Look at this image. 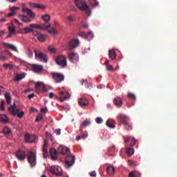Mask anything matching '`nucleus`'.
Masks as SVG:
<instances>
[{
	"label": "nucleus",
	"mask_w": 177,
	"mask_h": 177,
	"mask_svg": "<svg viewBox=\"0 0 177 177\" xmlns=\"http://www.w3.org/2000/svg\"><path fill=\"white\" fill-rule=\"evenodd\" d=\"M51 75L56 84H60V82L64 81V75H63L62 73L53 72L51 73Z\"/></svg>",
	"instance_id": "8"
},
{
	"label": "nucleus",
	"mask_w": 177,
	"mask_h": 177,
	"mask_svg": "<svg viewBox=\"0 0 177 177\" xmlns=\"http://www.w3.org/2000/svg\"><path fill=\"white\" fill-rule=\"evenodd\" d=\"M35 88L37 93H41V92H45L46 91V89H45V84L42 82H37Z\"/></svg>",
	"instance_id": "14"
},
{
	"label": "nucleus",
	"mask_w": 177,
	"mask_h": 177,
	"mask_svg": "<svg viewBox=\"0 0 177 177\" xmlns=\"http://www.w3.org/2000/svg\"><path fill=\"white\" fill-rule=\"evenodd\" d=\"M34 30H36V29L32 28V31H31V32L33 34V35H35V37H37V35H39V33L38 32V31Z\"/></svg>",
	"instance_id": "50"
},
{
	"label": "nucleus",
	"mask_w": 177,
	"mask_h": 177,
	"mask_svg": "<svg viewBox=\"0 0 177 177\" xmlns=\"http://www.w3.org/2000/svg\"><path fill=\"white\" fill-rule=\"evenodd\" d=\"M118 119L119 120L120 122L122 124L126 131H132V129H133L132 122H131V120H129V118L127 117V115L119 114L118 115Z\"/></svg>",
	"instance_id": "1"
},
{
	"label": "nucleus",
	"mask_w": 177,
	"mask_h": 177,
	"mask_svg": "<svg viewBox=\"0 0 177 177\" xmlns=\"http://www.w3.org/2000/svg\"><path fill=\"white\" fill-rule=\"evenodd\" d=\"M55 62L57 66H59V67H62V68L67 66V57H66V55H57L55 59Z\"/></svg>",
	"instance_id": "5"
},
{
	"label": "nucleus",
	"mask_w": 177,
	"mask_h": 177,
	"mask_svg": "<svg viewBox=\"0 0 177 177\" xmlns=\"http://www.w3.org/2000/svg\"><path fill=\"white\" fill-rule=\"evenodd\" d=\"M106 127H109V128H111L112 129L115 128V126L113 124H110V121L107 120L106 122Z\"/></svg>",
	"instance_id": "46"
},
{
	"label": "nucleus",
	"mask_w": 177,
	"mask_h": 177,
	"mask_svg": "<svg viewBox=\"0 0 177 177\" xmlns=\"http://www.w3.org/2000/svg\"><path fill=\"white\" fill-rule=\"evenodd\" d=\"M88 125H91V120L86 119L80 125V130L82 131L84 129V127H88Z\"/></svg>",
	"instance_id": "34"
},
{
	"label": "nucleus",
	"mask_w": 177,
	"mask_h": 177,
	"mask_svg": "<svg viewBox=\"0 0 177 177\" xmlns=\"http://www.w3.org/2000/svg\"><path fill=\"white\" fill-rule=\"evenodd\" d=\"M3 67L5 68H9L10 70H13L14 68L13 65L10 64H3Z\"/></svg>",
	"instance_id": "43"
},
{
	"label": "nucleus",
	"mask_w": 177,
	"mask_h": 177,
	"mask_svg": "<svg viewBox=\"0 0 177 177\" xmlns=\"http://www.w3.org/2000/svg\"><path fill=\"white\" fill-rule=\"evenodd\" d=\"M59 95H61L59 97V102H64V100H67V99H70V93H67L66 91H64V92L61 91L59 93Z\"/></svg>",
	"instance_id": "20"
},
{
	"label": "nucleus",
	"mask_w": 177,
	"mask_h": 177,
	"mask_svg": "<svg viewBox=\"0 0 177 177\" xmlns=\"http://www.w3.org/2000/svg\"><path fill=\"white\" fill-rule=\"evenodd\" d=\"M3 133L6 135L8 139H12L13 135L12 134V130L8 127H5L3 129Z\"/></svg>",
	"instance_id": "19"
},
{
	"label": "nucleus",
	"mask_w": 177,
	"mask_h": 177,
	"mask_svg": "<svg viewBox=\"0 0 177 177\" xmlns=\"http://www.w3.org/2000/svg\"><path fill=\"white\" fill-rule=\"evenodd\" d=\"M78 103L80 104V106H81L82 107L84 106H88V100H86V98H80L78 100Z\"/></svg>",
	"instance_id": "30"
},
{
	"label": "nucleus",
	"mask_w": 177,
	"mask_h": 177,
	"mask_svg": "<svg viewBox=\"0 0 177 177\" xmlns=\"http://www.w3.org/2000/svg\"><path fill=\"white\" fill-rule=\"evenodd\" d=\"M128 164L130 167H136V163L133 160H129Z\"/></svg>",
	"instance_id": "47"
},
{
	"label": "nucleus",
	"mask_w": 177,
	"mask_h": 177,
	"mask_svg": "<svg viewBox=\"0 0 177 177\" xmlns=\"http://www.w3.org/2000/svg\"><path fill=\"white\" fill-rule=\"evenodd\" d=\"M44 118V115L42 114L39 113L37 117H36V122H39Z\"/></svg>",
	"instance_id": "45"
},
{
	"label": "nucleus",
	"mask_w": 177,
	"mask_h": 177,
	"mask_svg": "<svg viewBox=\"0 0 177 177\" xmlns=\"http://www.w3.org/2000/svg\"><path fill=\"white\" fill-rule=\"evenodd\" d=\"M4 97L8 104H10V103H12V97L10 96V93L9 92H6L4 94Z\"/></svg>",
	"instance_id": "33"
},
{
	"label": "nucleus",
	"mask_w": 177,
	"mask_h": 177,
	"mask_svg": "<svg viewBox=\"0 0 177 177\" xmlns=\"http://www.w3.org/2000/svg\"><path fill=\"white\" fill-rule=\"evenodd\" d=\"M51 174L56 175L57 176H62V167L59 166H52L50 169Z\"/></svg>",
	"instance_id": "12"
},
{
	"label": "nucleus",
	"mask_w": 177,
	"mask_h": 177,
	"mask_svg": "<svg viewBox=\"0 0 177 177\" xmlns=\"http://www.w3.org/2000/svg\"><path fill=\"white\" fill-rule=\"evenodd\" d=\"M10 122L9 118L6 114H0V122H2L3 124H9Z\"/></svg>",
	"instance_id": "22"
},
{
	"label": "nucleus",
	"mask_w": 177,
	"mask_h": 177,
	"mask_svg": "<svg viewBox=\"0 0 177 177\" xmlns=\"http://www.w3.org/2000/svg\"><path fill=\"white\" fill-rule=\"evenodd\" d=\"M55 133H56V135H60V133H62V130L60 129H57L55 131Z\"/></svg>",
	"instance_id": "59"
},
{
	"label": "nucleus",
	"mask_w": 177,
	"mask_h": 177,
	"mask_svg": "<svg viewBox=\"0 0 177 177\" xmlns=\"http://www.w3.org/2000/svg\"><path fill=\"white\" fill-rule=\"evenodd\" d=\"M80 45V41L78 39H73L71 40L68 44V46L71 49H75L77 46Z\"/></svg>",
	"instance_id": "16"
},
{
	"label": "nucleus",
	"mask_w": 177,
	"mask_h": 177,
	"mask_svg": "<svg viewBox=\"0 0 177 177\" xmlns=\"http://www.w3.org/2000/svg\"><path fill=\"white\" fill-rule=\"evenodd\" d=\"M35 57L37 60H40V62H44V63H48V56L46 54L41 52L39 49H35L34 50Z\"/></svg>",
	"instance_id": "6"
},
{
	"label": "nucleus",
	"mask_w": 177,
	"mask_h": 177,
	"mask_svg": "<svg viewBox=\"0 0 177 177\" xmlns=\"http://www.w3.org/2000/svg\"><path fill=\"white\" fill-rule=\"evenodd\" d=\"M3 46H5V48H8L9 49H11L12 50H14V52H19L17 50V48H16V46H15L12 44H10L9 43H3Z\"/></svg>",
	"instance_id": "29"
},
{
	"label": "nucleus",
	"mask_w": 177,
	"mask_h": 177,
	"mask_svg": "<svg viewBox=\"0 0 177 177\" xmlns=\"http://www.w3.org/2000/svg\"><path fill=\"white\" fill-rule=\"evenodd\" d=\"M6 60V57L0 54V61L1 62H5Z\"/></svg>",
	"instance_id": "58"
},
{
	"label": "nucleus",
	"mask_w": 177,
	"mask_h": 177,
	"mask_svg": "<svg viewBox=\"0 0 177 177\" xmlns=\"http://www.w3.org/2000/svg\"><path fill=\"white\" fill-rule=\"evenodd\" d=\"M15 157H17L19 161H24V160H26V151L19 149L15 153Z\"/></svg>",
	"instance_id": "13"
},
{
	"label": "nucleus",
	"mask_w": 177,
	"mask_h": 177,
	"mask_svg": "<svg viewBox=\"0 0 177 177\" xmlns=\"http://www.w3.org/2000/svg\"><path fill=\"white\" fill-rule=\"evenodd\" d=\"M19 9H20V8L13 6V7L10 8V11L11 12H15V10H19Z\"/></svg>",
	"instance_id": "54"
},
{
	"label": "nucleus",
	"mask_w": 177,
	"mask_h": 177,
	"mask_svg": "<svg viewBox=\"0 0 177 177\" xmlns=\"http://www.w3.org/2000/svg\"><path fill=\"white\" fill-rule=\"evenodd\" d=\"M130 140V142H129ZM124 142L128 145L129 143V146H130L131 147L135 146V145H136V142H138V140H136V139H135V138H131L129 136H126L124 138Z\"/></svg>",
	"instance_id": "15"
},
{
	"label": "nucleus",
	"mask_w": 177,
	"mask_h": 177,
	"mask_svg": "<svg viewBox=\"0 0 177 177\" xmlns=\"http://www.w3.org/2000/svg\"><path fill=\"white\" fill-rule=\"evenodd\" d=\"M34 96H35V94L32 93V94L28 95V98L32 99V97H34Z\"/></svg>",
	"instance_id": "64"
},
{
	"label": "nucleus",
	"mask_w": 177,
	"mask_h": 177,
	"mask_svg": "<svg viewBox=\"0 0 177 177\" xmlns=\"http://www.w3.org/2000/svg\"><path fill=\"white\" fill-rule=\"evenodd\" d=\"M48 142L46 140H44V143L43 145V153H48Z\"/></svg>",
	"instance_id": "40"
},
{
	"label": "nucleus",
	"mask_w": 177,
	"mask_h": 177,
	"mask_svg": "<svg viewBox=\"0 0 177 177\" xmlns=\"http://www.w3.org/2000/svg\"><path fill=\"white\" fill-rule=\"evenodd\" d=\"M48 50L51 53H56V52H57V48H55L53 46H48Z\"/></svg>",
	"instance_id": "42"
},
{
	"label": "nucleus",
	"mask_w": 177,
	"mask_h": 177,
	"mask_svg": "<svg viewBox=\"0 0 177 177\" xmlns=\"http://www.w3.org/2000/svg\"><path fill=\"white\" fill-rule=\"evenodd\" d=\"M5 110V101L1 100V104L0 106V111H3Z\"/></svg>",
	"instance_id": "48"
},
{
	"label": "nucleus",
	"mask_w": 177,
	"mask_h": 177,
	"mask_svg": "<svg viewBox=\"0 0 177 177\" xmlns=\"http://www.w3.org/2000/svg\"><path fill=\"white\" fill-rule=\"evenodd\" d=\"M28 162L30 165V167H35L37 165V156L32 151H30L28 155Z\"/></svg>",
	"instance_id": "9"
},
{
	"label": "nucleus",
	"mask_w": 177,
	"mask_h": 177,
	"mask_svg": "<svg viewBox=\"0 0 177 177\" xmlns=\"http://www.w3.org/2000/svg\"><path fill=\"white\" fill-rule=\"evenodd\" d=\"M25 75L24 74H17L14 79V81L17 82V81H21V80H23L24 78Z\"/></svg>",
	"instance_id": "38"
},
{
	"label": "nucleus",
	"mask_w": 177,
	"mask_h": 177,
	"mask_svg": "<svg viewBox=\"0 0 177 177\" xmlns=\"http://www.w3.org/2000/svg\"><path fill=\"white\" fill-rule=\"evenodd\" d=\"M68 59L71 62H75L78 60V55L75 53H71L68 54Z\"/></svg>",
	"instance_id": "28"
},
{
	"label": "nucleus",
	"mask_w": 177,
	"mask_h": 177,
	"mask_svg": "<svg viewBox=\"0 0 177 177\" xmlns=\"http://www.w3.org/2000/svg\"><path fill=\"white\" fill-rule=\"evenodd\" d=\"M31 69L33 73H35L36 74H41L42 71H44V66L37 64H33L31 66Z\"/></svg>",
	"instance_id": "10"
},
{
	"label": "nucleus",
	"mask_w": 177,
	"mask_h": 177,
	"mask_svg": "<svg viewBox=\"0 0 177 177\" xmlns=\"http://www.w3.org/2000/svg\"><path fill=\"white\" fill-rule=\"evenodd\" d=\"M82 85H84L86 88H88L89 89L92 88V84L91 83H88V80H83Z\"/></svg>",
	"instance_id": "39"
},
{
	"label": "nucleus",
	"mask_w": 177,
	"mask_h": 177,
	"mask_svg": "<svg viewBox=\"0 0 177 177\" xmlns=\"http://www.w3.org/2000/svg\"><path fill=\"white\" fill-rule=\"evenodd\" d=\"M46 110H48V108H42V109H41V110H40V111H41V113H46Z\"/></svg>",
	"instance_id": "63"
},
{
	"label": "nucleus",
	"mask_w": 177,
	"mask_h": 177,
	"mask_svg": "<svg viewBox=\"0 0 177 177\" xmlns=\"http://www.w3.org/2000/svg\"><path fill=\"white\" fill-rule=\"evenodd\" d=\"M57 151L60 154H67L68 153H70V149H68L66 147H64L63 145H60L58 147Z\"/></svg>",
	"instance_id": "21"
},
{
	"label": "nucleus",
	"mask_w": 177,
	"mask_h": 177,
	"mask_svg": "<svg viewBox=\"0 0 177 177\" xmlns=\"http://www.w3.org/2000/svg\"><path fill=\"white\" fill-rule=\"evenodd\" d=\"M36 8L37 9H45V6L39 4V3H36Z\"/></svg>",
	"instance_id": "52"
},
{
	"label": "nucleus",
	"mask_w": 177,
	"mask_h": 177,
	"mask_svg": "<svg viewBox=\"0 0 177 177\" xmlns=\"http://www.w3.org/2000/svg\"><path fill=\"white\" fill-rule=\"evenodd\" d=\"M48 96H49V98H50V99H53V97L55 96V93H50L49 95H48Z\"/></svg>",
	"instance_id": "62"
},
{
	"label": "nucleus",
	"mask_w": 177,
	"mask_h": 177,
	"mask_svg": "<svg viewBox=\"0 0 177 177\" xmlns=\"http://www.w3.org/2000/svg\"><path fill=\"white\" fill-rule=\"evenodd\" d=\"M86 38H93V33L92 32H88L86 35Z\"/></svg>",
	"instance_id": "53"
},
{
	"label": "nucleus",
	"mask_w": 177,
	"mask_h": 177,
	"mask_svg": "<svg viewBox=\"0 0 177 177\" xmlns=\"http://www.w3.org/2000/svg\"><path fill=\"white\" fill-rule=\"evenodd\" d=\"M34 27L39 28V30H47L50 34H56V29L50 26V23L39 24V26L35 25Z\"/></svg>",
	"instance_id": "4"
},
{
	"label": "nucleus",
	"mask_w": 177,
	"mask_h": 177,
	"mask_svg": "<svg viewBox=\"0 0 177 177\" xmlns=\"http://www.w3.org/2000/svg\"><path fill=\"white\" fill-rule=\"evenodd\" d=\"M74 162H75V156H68L65 160V164L68 168L70 167H73L74 165Z\"/></svg>",
	"instance_id": "11"
},
{
	"label": "nucleus",
	"mask_w": 177,
	"mask_h": 177,
	"mask_svg": "<svg viewBox=\"0 0 177 177\" xmlns=\"http://www.w3.org/2000/svg\"><path fill=\"white\" fill-rule=\"evenodd\" d=\"M25 142H26V143H34V142H35V136L26 133L25 134Z\"/></svg>",
	"instance_id": "17"
},
{
	"label": "nucleus",
	"mask_w": 177,
	"mask_h": 177,
	"mask_svg": "<svg viewBox=\"0 0 177 177\" xmlns=\"http://www.w3.org/2000/svg\"><path fill=\"white\" fill-rule=\"evenodd\" d=\"M86 138H88V133H84L81 136H78L76 138V140H80V139H85Z\"/></svg>",
	"instance_id": "41"
},
{
	"label": "nucleus",
	"mask_w": 177,
	"mask_h": 177,
	"mask_svg": "<svg viewBox=\"0 0 177 177\" xmlns=\"http://www.w3.org/2000/svg\"><path fill=\"white\" fill-rule=\"evenodd\" d=\"M133 153H135V149H133V148H132V147H127L126 148V153L129 157H131V156H133Z\"/></svg>",
	"instance_id": "35"
},
{
	"label": "nucleus",
	"mask_w": 177,
	"mask_h": 177,
	"mask_svg": "<svg viewBox=\"0 0 177 177\" xmlns=\"http://www.w3.org/2000/svg\"><path fill=\"white\" fill-rule=\"evenodd\" d=\"M106 172L108 175H110V176L114 175V174H115V168H114L113 165H109L106 167Z\"/></svg>",
	"instance_id": "26"
},
{
	"label": "nucleus",
	"mask_w": 177,
	"mask_h": 177,
	"mask_svg": "<svg viewBox=\"0 0 177 177\" xmlns=\"http://www.w3.org/2000/svg\"><path fill=\"white\" fill-rule=\"evenodd\" d=\"M95 122L97 124H102V122H103V119L100 117H97L96 119H95Z\"/></svg>",
	"instance_id": "49"
},
{
	"label": "nucleus",
	"mask_w": 177,
	"mask_h": 177,
	"mask_svg": "<svg viewBox=\"0 0 177 177\" xmlns=\"http://www.w3.org/2000/svg\"><path fill=\"white\" fill-rule=\"evenodd\" d=\"M127 97H129V99H133V100H136V96L132 93H129Z\"/></svg>",
	"instance_id": "44"
},
{
	"label": "nucleus",
	"mask_w": 177,
	"mask_h": 177,
	"mask_svg": "<svg viewBox=\"0 0 177 177\" xmlns=\"http://www.w3.org/2000/svg\"><path fill=\"white\" fill-rule=\"evenodd\" d=\"M41 19L44 21V24H46L47 23H49V21L50 20V15L46 14L41 16Z\"/></svg>",
	"instance_id": "36"
},
{
	"label": "nucleus",
	"mask_w": 177,
	"mask_h": 177,
	"mask_svg": "<svg viewBox=\"0 0 177 177\" xmlns=\"http://www.w3.org/2000/svg\"><path fill=\"white\" fill-rule=\"evenodd\" d=\"M5 35V30H0V38H2Z\"/></svg>",
	"instance_id": "61"
},
{
	"label": "nucleus",
	"mask_w": 177,
	"mask_h": 177,
	"mask_svg": "<svg viewBox=\"0 0 177 177\" xmlns=\"http://www.w3.org/2000/svg\"><path fill=\"white\" fill-rule=\"evenodd\" d=\"M15 12L12 11L10 13H8L7 15H6V17H12V16H15Z\"/></svg>",
	"instance_id": "55"
},
{
	"label": "nucleus",
	"mask_w": 177,
	"mask_h": 177,
	"mask_svg": "<svg viewBox=\"0 0 177 177\" xmlns=\"http://www.w3.org/2000/svg\"><path fill=\"white\" fill-rule=\"evenodd\" d=\"M35 26H39V24H31L29 25V27H25L23 28H20L19 30V34L26 35V34H30V32H31V31H32V28L39 30V28H36V27H35Z\"/></svg>",
	"instance_id": "7"
},
{
	"label": "nucleus",
	"mask_w": 177,
	"mask_h": 177,
	"mask_svg": "<svg viewBox=\"0 0 177 177\" xmlns=\"http://www.w3.org/2000/svg\"><path fill=\"white\" fill-rule=\"evenodd\" d=\"M75 4L79 10H85L87 15H91V9L84 0H75Z\"/></svg>",
	"instance_id": "2"
},
{
	"label": "nucleus",
	"mask_w": 177,
	"mask_h": 177,
	"mask_svg": "<svg viewBox=\"0 0 177 177\" xmlns=\"http://www.w3.org/2000/svg\"><path fill=\"white\" fill-rule=\"evenodd\" d=\"M109 56L111 60H115L117 57V54L115 53V50H110L109 51Z\"/></svg>",
	"instance_id": "31"
},
{
	"label": "nucleus",
	"mask_w": 177,
	"mask_h": 177,
	"mask_svg": "<svg viewBox=\"0 0 177 177\" xmlns=\"http://www.w3.org/2000/svg\"><path fill=\"white\" fill-rule=\"evenodd\" d=\"M106 70H108V71H111V70H113V66L111 64H108L106 66Z\"/></svg>",
	"instance_id": "57"
},
{
	"label": "nucleus",
	"mask_w": 177,
	"mask_h": 177,
	"mask_svg": "<svg viewBox=\"0 0 177 177\" xmlns=\"http://www.w3.org/2000/svg\"><path fill=\"white\" fill-rule=\"evenodd\" d=\"M67 20H68V21H71V23H73V21H74V17L70 15V16H68L66 17Z\"/></svg>",
	"instance_id": "51"
},
{
	"label": "nucleus",
	"mask_w": 177,
	"mask_h": 177,
	"mask_svg": "<svg viewBox=\"0 0 177 177\" xmlns=\"http://www.w3.org/2000/svg\"><path fill=\"white\" fill-rule=\"evenodd\" d=\"M8 111L10 114H12V115H17L18 118H23L24 116V111H20V110L16 107V104L11 105L8 108Z\"/></svg>",
	"instance_id": "3"
},
{
	"label": "nucleus",
	"mask_w": 177,
	"mask_h": 177,
	"mask_svg": "<svg viewBox=\"0 0 177 177\" xmlns=\"http://www.w3.org/2000/svg\"><path fill=\"white\" fill-rule=\"evenodd\" d=\"M89 175H90V176H91V177H96V171H91L90 173H89Z\"/></svg>",
	"instance_id": "56"
},
{
	"label": "nucleus",
	"mask_w": 177,
	"mask_h": 177,
	"mask_svg": "<svg viewBox=\"0 0 177 177\" xmlns=\"http://www.w3.org/2000/svg\"><path fill=\"white\" fill-rule=\"evenodd\" d=\"M140 176V173L136 171H131L129 174V177Z\"/></svg>",
	"instance_id": "37"
},
{
	"label": "nucleus",
	"mask_w": 177,
	"mask_h": 177,
	"mask_svg": "<svg viewBox=\"0 0 177 177\" xmlns=\"http://www.w3.org/2000/svg\"><path fill=\"white\" fill-rule=\"evenodd\" d=\"M19 19L23 21V23H31V19L24 15H19Z\"/></svg>",
	"instance_id": "27"
},
{
	"label": "nucleus",
	"mask_w": 177,
	"mask_h": 177,
	"mask_svg": "<svg viewBox=\"0 0 177 177\" xmlns=\"http://www.w3.org/2000/svg\"><path fill=\"white\" fill-rule=\"evenodd\" d=\"M113 103L117 107H121L123 104L122 99L120 97H116L113 100Z\"/></svg>",
	"instance_id": "25"
},
{
	"label": "nucleus",
	"mask_w": 177,
	"mask_h": 177,
	"mask_svg": "<svg viewBox=\"0 0 177 177\" xmlns=\"http://www.w3.org/2000/svg\"><path fill=\"white\" fill-rule=\"evenodd\" d=\"M47 38H48V35L40 34L37 37V40L39 42H45Z\"/></svg>",
	"instance_id": "32"
},
{
	"label": "nucleus",
	"mask_w": 177,
	"mask_h": 177,
	"mask_svg": "<svg viewBox=\"0 0 177 177\" xmlns=\"http://www.w3.org/2000/svg\"><path fill=\"white\" fill-rule=\"evenodd\" d=\"M8 31H9V35L8 37H11V35H15L16 34V26L13 24H9L8 26Z\"/></svg>",
	"instance_id": "24"
},
{
	"label": "nucleus",
	"mask_w": 177,
	"mask_h": 177,
	"mask_svg": "<svg viewBox=\"0 0 177 177\" xmlns=\"http://www.w3.org/2000/svg\"><path fill=\"white\" fill-rule=\"evenodd\" d=\"M57 153H59V151H57V150H56V149L55 148H52L50 150V156L52 159L54 160L55 161L57 160Z\"/></svg>",
	"instance_id": "23"
},
{
	"label": "nucleus",
	"mask_w": 177,
	"mask_h": 177,
	"mask_svg": "<svg viewBox=\"0 0 177 177\" xmlns=\"http://www.w3.org/2000/svg\"><path fill=\"white\" fill-rule=\"evenodd\" d=\"M22 12H26L28 16H29V17H31L32 19H34V17H35V13L32 12L31 9H28L24 6H22Z\"/></svg>",
	"instance_id": "18"
},
{
	"label": "nucleus",
	"mask_w": 177,
	"mask_h": 177,
	"mask_svg": "<svg viewBox=\"0 0 177 177\" xmlns=\"http://www.w3.org/2000/svg\"><path fill=\"white\" fill-rule=\"evenodd\" d=\"M29 6H30V8H36L37 3H29Z\"/></svg>",
	"instance_id": "60"
}]
</instances>
